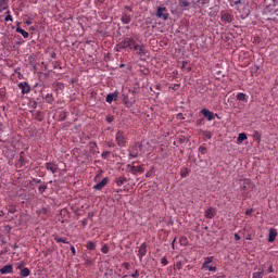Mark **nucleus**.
Wrapping results in <instances>:
<instances>
[{
	"label": "nucleus",
	"instance_id": "obj_17",
	"mask_svg": "<svg viewBox=\"0 0 278 278\" xmlns=\"http://www.w3.org/2000/svg\"><path fill=\"white\" fill-rule=\"evenodd\" d=\"M116 99H118V93H109L108 96H106V99H105V101H106V103H109V104H111V103H113L114 101H116Z\"/></svg>",
	"mask_w": 278,
	"mask_h": 278
},
{
	"label": "nucleus",
	"instance_id": "obj_61",
	"mask_svg": "<svg viewBox=\"0 0 278 278\" xmlns=\"http://www.w3.org/2000/svg\"><path fill=\"white\" fill-rule=\"evenodd\" d=\"M213 278H223V276H215V277H213Z\"/></svg>",
	"mask_w": 278,
	"mask_h": 278
},
{
	"label": "nucleus",
	"instance_id": "obj_8",
	"mask_svg": "<svg viewBox=\"0 0 278 278\" xmlns=\"http://www.w3.org/2000/svg\"><path fill=\"white\" fill-rule=\"evenodd\" d=\"M201 114L202 116H204V118H206V121L212 122L215 119V116H217V114H214L213 112L208 111L207 109H202L201 110Z\"/></svg>",
	"mask_w": 278,
	"mask_h": 278
},
{
	"label": "nucleus",
	"instance_id": "obj_5",
	"mask_svg": "<svg viewBox=\"0 0 278 278\" xmlns=\"http://www.w3.org/2000/svg\"><path fill=\"white\" fill-rule=\"evenodd\" d=\"M18 90H21V94H29L31 92V86L27 81H21L17 85Z\"/></svg>",
	"mask_w": 278,
	"mask_h": 278
},
{
	"label": "nucleus",
	"instance_id": "obj_21",
	"mask_svg": "<svg viewBox=\"0 0 278 278\" xmlns=\"http://www.w3.org/2000/svg\"><path fill=\"white\" fill-rule=\"evenodd\" d=\"M130 172L132 175L143 174V167L141 166H131Z\"/></svg>",
	"mask_w": 278,
	"mask_h": 278
},
{
	"label": "nucleus",
	"instance_id": "obj_54",
	"mask_svg": "<svg viewBox=\"0 0 278 278\" xmlns=\"http://www.w3.org/2000/svg\"><path fill=\"white\" fill-rule=\"evenodd\" d=\"M175 242H176V239H174V240L172 241V249H174Z\"/></svg>",
	"mask_w": 278,
	"mask_h": 278
},
{
	"label": "nucleus",
	"instance_id": "obj_56",
	"mask_svg": "<svg viewBox=\"0 0 278 278\" xmlns=\"http://www.w3.org/2000/svg\"><path fill=\"white\" fill-rule=\"evenodd\" d=\"M23 155H25V153L21 152V162H23Z\"/></svg>",
	"mask_w": 278,
	"mask_h": 278
},
{
	"label": "nucleus",
	"instance_id": "obj_58",
	"mask_svg": "<svg viewBox=\"0 0 278 278\" xmlns=\"http://www.w3.org/2000/svg\"><path fill=\"white\" fill-rule=\"evenodd\" d=\"M47 212H48V210H47V208H43L42 213L46 214Z\"/></svg>",
	"mask_w": 278,
	"mask_h": 278
},
{
	"label": "nucleus",
	"instance_id": "obj_57",
	"mask_svg": "<svg viewBox=\"0 0 278 278\" xmlns=\"http://www.w3.org/2000/svg\"><path fill=\"white\" fill-rule=\"evenodd\" d=\"M150 176H151V173L148 172V173L146 174V177L150 178Z\"/></svg>",
	"mask_w": 278,
	"mask_h": 278
},
{
	"label": "nucleus",
	"instance_id": "obj_26",
	"mask_svg": "<svg viewBox=\"0 0 278 278\" xmlns=\"http://www.w3.org/2000/svg\"><path fill=\"white\" fill-rule=\"evenodd\" d=\"M214 257L213 256H207L204 258V262L202 263V266H208L210 264L213 263Z\"/></svg>",
	"mask_w": 278,
	"mask_h": 278
},
{
	"label": "nucleus",
	"instance_id": "obj_16",
	"mask_svg": "<svg viewBox=\"0 0 278 278\" xmlns=\"http://www.w3.org/2000/svg\"><path fill=\"white\" fill-rule=\"evenodd\" d=\"M121 23H123V25H128L131 23V15L127 14V13H123L121 15Z\"/></svg>",
	"mask_w": 278,
	"mask_h": 278
},
{
	"label": "nucleus",
	"instance_id": "obj_19",
	"mask_svg": "<svg viewBox=\"0 0 278 278\" xmlns=\"http://www.w3.org/2000/svg\"><path fill=\"white\" fill-rule=\"evenodd\" d=\"M9 10V0H0V13Z\"/></svg>",
	"mask_w": 278,
	"mask_h": 278
},
{
	"label": "nucleus",
	"instance_id": "obj_39",
	"mask_svg": "<svg viewBox=\"0 0 278 278\" xmlns=\"http://www.w3.org/2000/svg\"><path fill=\"white\" fill-rule=\"evenodd\" d=\"M122 267L125 268V270H129L131 268V265L129 263H123Z\"/></svg>",
	"mask_w": 278,
	"mask_h": 278
},
{
	"label": "nucleus",
	"instance_id": "obj_20",
	"mask_svg": "<svg viewBox=\"0 0 278 278\" xmlns=\"http://www.w3.org/2000/svg\"><path fill=\"white\" fill-rule=\"evenodd\" d=\"M202 270H207L208 273H217V267L214 265H202Z\"/></svg>",
	"mask_w": 278,
	"mask_h": 278
},
{
	"label": "nucleus",
	"instance_id": "obj_55",
	"mask_svg": "<svg viewBox=\"0 0 278 278\" xmlns=\"http://www.w3.org/2000/svg\"><path fill=\"white\" fill-rule=\"evenodd\" d=\"M51 59H55V53L51 52Z\"/></svg>",
	"mask_w": 278,
	"mask_h": 278
},
{
	"label": "nucleus",
	"instance_id": "obj_31",
	"mask_svg": "<svg viewBox=\"0 0 278 278\" xmlns=\"http://www.w3.org/2000/svg\"><path fill=\"white\" fill-rule=\"evenodd\" d=\"M178 5H179L180 8H188V7H190V2H188V0H180V1L178 2Z\"/></svg>",
	"mask_w": 278,
	"mask_h": 278
},
{
	"label": "nucleus",
	"instance_id": "obj_34",
	"mask_svg": "<svg viewBox=\"0 0 278 278\" xmlns=\"http://www.w3.org/2000/svg\"><path fill=\"white\" fill-rule=\"evenodd\" d=\"M53 240H54L56 243H64V244H67L66 239H62V238L55 237Z\"/></svg>",
	"mask_w": 278,
	"mask_h": 278
},
{
	"label": "nucleus",
	"instance_id": "obj_29",
	"mask_svg": "<svg viewBox=\"0 0 278 278\" xmlns=\"http://www.w3.org/2000/svg\"><path fill=\"white\" fill-rule=\"evenodd\" d=\"M4 14H7V16L4 17V22H13V16L11 15V11L7 10Z\"/></svg>",
	"mask_w": 278,
	"mask_h": 278
},
{
	"label": "nucleus",
	"instance_id": "obj_4",
	"mask_svg": "<svg viewBox=\"0 0 278 278\" xmlns=\"http://www.w3.org/2000/svg\"><path fill=\"white\" fill-rule=\"evenodd\" d=\"M115 142H117L118 148H125L127 146V137H125V132L117 130V135H115Z\"/></svg>",
	"mask_w": 278,
	"mask_h": 278
},
{
	"label": "nucleus",
	"instance_id": "obj_52",
	"mask_svg": "<svg viewBox=\"0 0 278 278\" xmlns=\"http://www.w3.org/2000/svg\"><path fill=\"white\" fill-rule=\"evenodd\" d=\"M235 238H236V241L241 240V237H239V235H238V233H236V235H235Z\"/></svg>",
	"mask_w": 278,
	"mask_h": 278
},
{
	"label": "nucleus",
	"instance_id": "obj_2",
	"mask_svg": "<svg viewBox=\"0 0 278 278\" xmlns=\"http://www.w3.org/2000/svg\"><path fill=\"white\" fill-rule=\"evenodd\" d=\"M239 190H241V198L243 201L248 198V193L253 190V182L250 179L239 180Z\"/></svg>",
	"mask_w": 278,
	"mask_h": 278
},
{
	"label": "nucleus",
	"instance_id": "obj_25",
	"mask_svg": "<svg viewBox=\"0 0 278 278\" xmlns=\"http://www.w3.org/2000/svg\"><path fill=\"white\" fill-rule=\"evenodd\" d=\"M86 249H88V251H94L97 249V244L92 241H88L86 242Z\"/></svg>",
	"mask_w": 278,
	"mask_h": 278
},
{
	"label": "nucleus",
	"instance_id": "obj_24",
	"mask_svg": "<svg viewBox=\"0 0 278 278\" xmlns=\"http://www.w3.org/2000/svg\"><path fill=\"white\" fill-rule=\"evenodd\" d=\"M115 184H117V187H121V186L127 184V178L121 176L117 178V180H115Z\"/></svg>",
	"mask_w": 278,
	"mask_h": 278
},
{
	"label": "nucleus",
	"instance_id": "obj_50",
	"mask_svg": "<svg viewBox=\"0 0 278 278\" xmlns=\"http://www.w3.org/2000/svg\"><path fill=\"white\" fill-rule=\"evenodd\" d=\"M252 213H253V210H247L245 211V215H248V216L252 215Z\"/></svg>",
	"mask_w": 278,
	"mask_h": 278
},
{
	"label": "nucleus",
	"instance_id": "obj_45",
	"mask_svg": "<svg viewBox=\"0 0 278 278\" xmlns=\"http://www.w3.org/2000/svg\"><path fill=\"white\" fill-rule=\"evenodd\" d=\"M70 251L72 252L73 256H76V248H74L73 245L70 247Z\"/></svg>",
	"mask_w": 278,
	"mask_h": 278
},
{
	"label": "nucleus",
	"instance_id": "obj_3",
	"mask_svg": "<svg viewBox=\"0 0 278 278\" xmlns=\"http://www.w3.org/2000/svg\"><path fill=\"white\" fill-rule=\"evenodd\" d=\"M128 152L130 160L137 159L142 152V144L139 142H135V144H132V147L129 148Z\"/></svg>",
	"mask_w": 278,
	"mask_h": 278
},
{
	"label": "nucleus",
	"instance_id": "obj_33",
	"mask_svg": "<svg viewBox=\"0 0 278 278\" xmlns=\"http://www.w3.org/2000/svg\"><path fill=\"white\" fill-rule=\"evenodd\" d=\"M46 190H48V185H41L38 188V191L40 194H43L46 192Z\"/></svg>",
	"mask_w": 278,
	"mask_h": 278
},
{
	"label": "nucleus",
	"instance_id": "obj_59",
	"mask_svg": "<svg viewBox=\"0 0 278 278\" xmlns=\"http://www.w3.org/2000/svg\"><path fill=\"white\" fill-rule=\"evenodd\" d=\"M62 117H66V113L63 112V113H62Z\"/></svg>",
	"mask_w": 278,
	"mask_h": 278
},
{
	"label": "nucleus",
	"instance_id": "obj_53",
	"mask_svg": "<svg viewBox=\"0 0 278 278\" xmlns=\"http://www.w3.org/2000/svg\"><path fill=\"white\" fill-rule=\"evenodd\" d=\"M125 10H127V11H129V12L132 11L131 7H125Z\"/></svg>",
	"mask_w": 278,
	"mask_h": 278
},
{
	"label": "nucleus",
	"instance_id": "obj_63",
	"mask_svg": "<svg viewBox=\"0 0 278 278\" xmlns=\"http://www.w3.org/2000/svg\"><path fill=\"white\" fill-rule=\"evenodd\" d=\"M239 2H240V1L238 0V1L236 2V4H239Z\"/></svg>",
	"mask_w": 278,
	"mask_h": 278
},
{
	"label": "nucleus",
	"instance_id": "obj_7",
	"mask_svg": "<svg viewBox=\"0 0 278 278\" xmlns=\"http://www.w3.org/2000/svg\"><path fill=\"white\" fill-rule=\"evenodd\" d=\"M123 104L125 108L129 109L136 104V98H129V96L123 93Z\"/></svg>",
	"mask_w": 278,
	"mask_h": 278
},
{
	"label": "nucleus",
	"instance_id": "obj_64",
	"mask_svg": "<svg viewBox=\"0 0 278 278\" xmlns=\"http://www.w3.org/2000/svg\"><path fill=\"white\" fill-rule=\"evenodd\" d=\"M247 240H252L250 237H248V239Z\"/></svg>",
	"mask_w": 278,
	"mask_h": 278
},
{
	"label": "nucleus",
	"instance_id": "obj_35",
	"mask_svg": "<svg viewBox=\"0 0 278 278\" xmlns=\"http://www.w3.org/2000/svg\"><path fill=\"white\" fill-rule=\"evenodd\" d=\"M180 177L181 178L188 177V168H182V170H180Z\"/></svg>",
	"mask_w": 278,
	"mask_h": 278
},
{
	"label": "nucleus",
	"instance_id": "obj_11",
	"mask_svg": "<svg viewBox=\"0 0 278 278\" xmlns=\"http://www.w3.org/2000/svg\"><path fill=\"white\" fill-rule=\"evenodd\" d=\"M233 21V15L227 13V12H220V22L225 24H229Z\"/></svg>",
	"mask_w": 278,
	"mask_h": 278
},
{
	"label": "nucleus",
	"instance_id": "obj_51",
	"mask_svg": "<svg viewBox=\"0 0 278 278\" xmlns=\"http://www.w3.org/2000/svg\"><path fill=\"white\" fill-rule=\"evenodd\" d=\"M273 273H274V268H273V266H269L268 274H273Z\"/></svg>",
	"mask_w": 278,
	"mask_h": 278
},
{
	"label": "nucleus",
	"instance_id": "obj_42",
	"mask_svg": "<svg viewBox=\"0 0 278 278\" xmlns=\"http://www.w3.org/2000/svg\"><path fill=\"white\" fill-rule=\"evenodd\" d=\"M115 118L111 115L106 116V123L112 124Z\"/></svg>",
	"mask_w": 278,
	"mask_h": 278
},
{
	"label": "nucleus",
	"instance_id": "obj_62",
	"mask_svg": "<svg viewBox=\"0 0 278 278\" xmlns=\"http://www.w3.org/2000/svg\"><path fill=\"white\" fill-rule=\"evenodd\" d=\"M41 182V180H37V184H40Z\"/></svg>",
	"mask_w": 278,
	"mask_h": 278
},
{
	"label": "nucleus",
	"instance_id": "obj_18",
	"mask_svg": "<svg viewBox=\"0 0 278 278\" xmlns=\"http://www.w3.org/2000/svg\"><path fill=\"white\" fill-rule=\"evenodd\" d=\"M277 235H278V232H276V229L269 228L268 242L273 243L274 240H276Z\"/></svg>",
	"mask_w": 278,
	"mask_h": 278
},
{
	"label": "nucleus",
	"instance_id": "obj_22",
	"mask_svg": "<svg viewBox=\"0 0 278 278\" xmlns=\"http://www.w3.org/2000/svg\"><path fill=\"white\" fill-rule=\"evenodd\" d=\"M16 33L21 34V36H23L24 39L29 38V33L25 31L23 28L21 27H16Z\"/></svg>",
	"mask_w": 278,
	"mask_h": 278
},
{
	"label": "nucleus",
	"instance_id": "obj_47",
	"mask_svg": "<svg viewBox=\"0 0 278 278\" xmlns=\"http://www.w3.org/2000/svg\"><path fill=\"white\" fill-rule=\"evenodd\" d=\"M201 125H203V119H197V126L200 127Z\"/></svg>",
	"mask_w": 278,
	"mask_h": 278
},
{
	"label": "nucleus",
	"instance_id": "obj_36",
	"mask_svg": "<svg viewBox=\"0 0 278 278\" xmlns=\"http://www.w3.org/2000/svg\"><path fill=\"white\" fill-rule=\"evenodd\" d=\"M109 155H111V152L104 151V152H102V154H100V157H102V160H106L109 157Z\"/></svg>",
	"mask_w": 278,
	"mask_h": 278
},
{
	"label": "nucleus",
	"instance_id": "obj_9",
	"mask_svg": "<svg viewBox=\"0 0 278 278\" xmlns=\"http://www.w3.org/2000/svg\"><path fill=\"white\" fill-rule=\"evenodd\" d=\"M156 16L157 18L168 21V10L166 8H157Z\"/></svg>",
	"mask_w": 278,
	"mask_h": 278
},
{
	"label": "nucleus",
	"instance_id": "obj_12",
	"mask_svg": "<svg viewBox=\"0 0 278 278\" xmlns=\"http://www.w3.org/2000/svg\"><path fill=\"white\" fill-rule=\"evenodd\" d=\"M13 274V265H4V267L0 268V275H11Z\"/></svg>",
	"mask_w": 278,
	"mask_h": 278
},
{
	"label": "nucleus",
	"instance_id": "obj_32",
	"mask_svg": "<svg viewBox=\"0 0 278 278\" xmlns=\"http://www.w3.org/2000/svg\"><path fill=\"white\" fill-rule=\"evenodd\" d=\"M46 103H48V104L53 103V94L48 93V94L46 96Z\"/></svg>",
	"mask_w": 278,
	"mask_h": 278
},
{
	"label": "nucleus",
	"instance_id": "obj_43",
	"mask_svg": "<svg viewBox=\"0 0 278 278\" xmlns=\"http://www.w3.org/2000/svg\"><path fill=\"white\" fill-rule=\"evenodd\" d=\"M9 213H10V214L16 213V208H14L13 205L9 206Z\"/></svg>",
	"mask_w": 278,
	"mask_h": 278
},
{
	"label": "nucleus",
	"instance_id": "obj_15",
	"mask_svg": "<svg viewBox=\"0 0 278 278\" xmlns=\"http://www.w3.org/2000/svg\"><path fill=\"white\" fill-rule=\"evenodd\" d=\"M109 184V178H102L99 184L94 185V190H102Z\"/></svg>",
	"mask_w": 278,
	"mask_h": 278
},
{
	"label": "nucleus",
	"instance_id": "obj_44",
	"mask_svg": "<svg viewBox=\"0 0 278 278\" xmlns=\"http://www.w3.org/2000/svg\"><path fill=\"white\" fill-rule=\"evenodd\" d=\"M254 139L260 141L261 139V136H260V132L258 131H254Z\"/></svg>",
	"mask_w": 278,
	"mask_h": 278
},
{
	"label": "nucleus",
	"instance_id": "obj_48",
	"mask_svg": "<svg viewBox=\"0 0 278 278\" xmlns=\"http://www.w3.org/2000/svg\"><path fill=\"white\" fill-rule=\"evenodd\" d=\"M180 88V85H174V87H172V90L176 91Z\"/></svg>",
	"mask_w": 278,
	"mask_h": 278
},
{
	"label": "nucleus",
	"instance_id": "obj_6",
	"mask_svg": "<svg viewBox=\"0 0 278 278\" xmlns=\"http://www.w3.org/2000/svg\"><path fill=\"white\" fill-rule=\"evenodd\" d=\"M148 254V244L146 242L139 245V250L137 251V257L139 261L143 260V257Z\"/></svg>",
	"mask_w": 278,
	"mask_h": 278
},
{
	"label": "nucleus",
	"instance_id": "obj_28",
	"mask_svg": "<svg viewBox=\"0 0 278 278\" xmlns=\"http://www.w3.org/2000/svg\"><path fill=\"white\" fill-rule=\"evenodd\" d=\"M202 137H204V139L206 140H211V138H213V135L211 134V131L204 130L202 131Z\"/></svg>",
	"mask_w": 278,
	"mask_h": 278
},
{
	"label": "nucleus",
	"instance_id": "obj_14",
	"mask_svg": "<svg viewBox=\"0 0 278 278\" xmlns=\"http://www.w3.org/2000/svg\"><path fill=\"white\" fill-rule=\"evenodd\" d=\"M16 269H21V277L25 278V277H29V275L31 274V270H29V268H23V265H18L16 266Z\"/></svg>",
	"mask_w": 278,
	"mask_h": 278
},
{
	"label": "nucleus",
	"instance_id": "obj_60",
	"mask_svg": "<svg viewBox=\"0 0 278 278\" xmlns=\"http://www.w3.org/2000/svg\"><path fill=\"white\" fill-rule=\"evenodd\" d=\"M119 67H121V68H124V67H125V64H121Z\"/></svg>",
	"mask_w": 278,
	"mask_h": 278
},
{
	"label": "nucleus",
	"instance_id": "obj_13",
	"mask_svg": "<svg viewBox=\"0 0 278 278\" xmlns=\"http://www.w3.org/2000/svg\"><path fill=\"white\" fill-rule=\"evenodd\" d=\"M46 169L51 174H55L58 173V165L52 162H48L46 163Z\"/></svg>",
	"mask_w": 278,
	"mask_h": 278
},
{
	"label": "nucleus",
	"instance_id": "obj_23",
	"mask_svg": "<svg viewBox=\"0 0 278 278\" xmlns=\"http://www.w3.org/2000/svg\"><path fill=\"white\" fill-rule=\"evenodd\" d=\"M237 101L248 102V96L245 93H237Z\"/></svg>",
	"mask_w": 278,
	"mask_h": 278
},
{
	"label": "nucleus",
	"instance_id": "obj_27",
	"mask_svg": "<svg viewBox=\"0 0 278 278\" xmlns=\"http://www.w3.org/2000/svg\"><path fill=\"white\" fill-rule=\"evenodd\" d=\"M244 140H248V136L245 134H239V136L237 137V142L241 143Z\"/></svg>",
	"mask_w": 278,
	"mask_h": 278
},
{
	"label": "nucleus",
	"instance_id": "obj_1",
	"mask_svg": "<svg viewBox=\"0 0 278 278\" xmlns=\"http://www.w3.org/2000/svg\"><path fill=\"white\" fill-rule=\"evenodd\" d=\"M123 50L132 51L139 58H143L148 53L146 46L142 43H137L136 38L134 37H125L123 40H121V42L115 45V51L121 52Z\"/></svg>",
	"mask_w": 278,
	"mask_h": 278
},
{
	"label": "nucleus",
	"instance_id": "obj_30",
	"mask_svg": "<svg viewBox=\"0 0 278 278\" xmlns=\"http://www.w3.org/2000/svg\"><path fill=\"white\" fill-rule=\"evenodd\" d=\"M264 277V270L255 271L252 274V278H263Z\"/></svg>",
	"mask_w": 278,
	"mask_h": 278
},
{
	"label": "nucleus",
	"instance_id": "obj_10",
	"mask_svg": "<svg viewBox=\"0 0 278 278\" xmlns=\"http://www.w3.org/2000/svg\"><path fill=\"white\" fill-rule=\"evenodd\" d=\"M215 215H217V210L215 207H208L204 211V218L206 219H213L215 218Z\"/></svg>",
	"mask_w": 278,
	"mask_h": 278
},
{
	"label": "nucleus",
	"instance_id": "obj_46",
	"mask_svg": "<svg viewBox=\"0 0 278 278\" xmlns=\"http://www.w3.org/2000/svg\"><path fill=\"white\" fill-rule=\"evenodd\" d=\"M180 244H181L182 247L186 245V238H185V237H180Z\"/></svg>",
	"mask_w": 278,
	"mask_h": 278
},
{
	"label": "nucleus",
	"instance_id": "obj_37",
	"mask_svg": "<svg viewBox=\"0 0 278 278\" xmlns=\"http://www.w3.org/2000/svg\"><path fill=\"white\" fill-rule=\"evenodd\" d=\"M100 252H102V254H108L109 253V247L106 244L102 245V248L100 249Z\"/></svg>",
	"mask_w": 278,
	"mask_h": 278
},
{
	"label": "nucleus",
	"instance_id": "obj_40",
	"mask_svg": "<svg viewBox=\"0 0 278 278\" xmlns=\"http://www.w3.org/2000/svg\"><path fill=\"white\" fill-rule=\"evenodd\" d=\"M161 264L164 265V266L168 265V260L166 258V256L162 257Z\"/></svg>",
	"mask_w": 278,
	"mask_h": 278
},
{
	"label": "nucleus",
	"instance_id": "obj_49",
	"mask_svg": "<svg viewBox=\"0 0 278 278\" xmlns=\"http://www.w3.org/2000/svg\"><path fill=\"white\" fill-rule=\"evenodd\" d=\"M97 148V143L96 142H90V149H96Z\"/></svg>",
	"mask_w": 278,
	"mask_h": 278
},
{
	"label": "nucleus",
	"instance_id": "obj_38",
	"mask_svg": "<svg viewBox=\"0 0 278 278\" xmlns=\"http://www.w3.org/2000/svg\"><path fill=\"white\" fill-rule=\"evenodd\" d=\"M199 153H201V155L206 154V148L204 146L199 147Z\"/></svg>",
	"mask_w": 278,
	"mask_h": 278
},
{
	"label": "nucleus",
	"instance_id": "obj_41",
	"mask_svg": "<svg viewBox=\"0 0 278 278\" xmlns=\"http://www.w3.org/2000/svg\"><path fill=\"white\" fill-rule=\"evenodd\" d=\"M131 278H138L139 277V270L135 269V273L130 275Z\"/></svg>",
	"mask_w": 278,
	"mask_h": 278
}]
</instances>
